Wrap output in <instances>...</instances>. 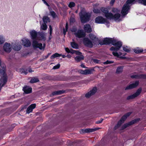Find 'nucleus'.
<instances>
[{"label": "nucleus", "instance_id": "obj_63", "mask_svg": "<svg viewBox=\"0 0 146 146\" xmlns=\"http://www.w3.org/2000/svg\"><path fill=\"white\" fill-rule=\"evenodd\" d=\"M34 71H33L31 68H30L29 70V72H31Z\"/></svg>", "mask_w": 146, "mask_h": 146}, {"label": "nucleus", "instance_id": "obj_50", "mask_svg": "<svg viewBox=\"0 0 146 146\" xmlns=\"http://www.w3.org/2000/svg\"><path fill=\"white\" fill-rule=\"evenodd\" d=\"M51 14L53 18H55L56 16V14L54 11H52L51 12Z\"/></svg>", "mask_w": 146, "mask_h": 146}, {"label": "nucleus", "instance_id": "obj_13", "mask_svg": "<svg viewBox=\"0 0 146 146\" xmlns=\"http://www.w3.org/2000/svg\"><path fill=\"white\" fill-rule=\"evenodd\" d=\"M139 81H136L135 83L130 84L127 86L125 88V90H130L137 87L139 84Z\"/></svg>", "mask_w": 146, "mask_h": 146}, {"label": "nucleus", "instance_id": "obj_24", "mask_svg": "<svg viewBox=\"0 0 146 146\" xmlns=\"http://www.w3.org/2000/svg\"><path fill=\"white\" fill-rule=\"evenodd\" d=\"M84 29L85 32L88 33H90L92 31V29L90 25L89 24H86L84 26Z\"/></svg>", "mask_w": 146, "mask_h": 146}, {"label": "nucleus", "instance_id": "obj_31", "mask_svg": "<svg viewBox=\"0 0 146 146\" xmlns=\"http://www.w3.org/2000/svg\"><path fill=\"white\" fill-rule=\"evenodd\" d=\"M75 60L77 62H79L81 60L84 59V56L82 55V56H77L75 58Z\"/></svg>", "mask_w": 146, "mask_h": 146}, {"label": "nucleus", "instance_id": "obj_17", "mask_svg": "<svg viewBox=\"0 0 146 146\" xmlns=\"http://www.w3.org/2000/svg\"><path fill=\"white\" fill-rule=\"evenodd\" d=\"M132 78H135L137 79H146V74H140L135 75H133L131 76Z\"/></svg>", "mask_w": 146, "mask_h": 146}, {"label": "nucleus", "instance_id": "obj_43", "mask_svg": "<svg viewBox=\"0 0 146 146\" xmlns=\"http://www.w3.org/2000/svg\"><path fill=\"white\" fill-rule=\"evenodd\" d=\"M5 41V39L3 36H0V44L3 43Z\"/></svg>", "mask_w": 146, "mask_h": 146}, {"label": "nucleus", "instance_id": "obj_46", "mask_svg": "<svg viewBox=\"0 0 146 146\" xmlns=\"http://www.w3.org/2000/svg\"><path fill=\"white\" fill-rule=\"evenodd\" d=\"M127 47L126 46V47H123V49L124 51L125 52H129L130 51V50L129 49H128L127 48Z\"/></svg>", "mask_w": 146, "mask_h": 146}, {"label": "nucleus", "instance_id": "obj_34", "mask_svg": "<svg viewBox=\"0 0 146 146\" xmlns=\"http://www.w3.org/2000/svg\"><path fill=\"white\" fill-rule=\"evenodd\" d=\"M137 0H127L126 3L127 4H134L136 2H137ZM139 0H138V1Z\"/></svg>", "mask_w": 146, "mask_h": 146}, {"label": "nucleus", "instance_id": "obj_38", "mask_svg": "<svg viewBox=\"0 0 146 146\" xmlns=\"http://www.w3.org/2000/svg\"><path fill=\"white\" fill-rule=\"evenodd\" d=\"M131 114V112H128L126 114H125L124 115H123L121 117L122 118V119H123L124 120H125L127 118L130 116V115Z\"/></svg>", "mask_w": 146, "mask_h": 146}, {"label": "nucleus", "instance_id": "obj_26", "mask_svg": "<svg viewBox=\"0 0 146 146\" xmlns=\"http://www.w3.org/2000/svg\"><path fill=\"white\" fill-rule=\"evenodd\" d=\"M122 44L117 45L115 46H112L110 48V50L111 51H114L117 52L119 50L120 48L121 47Z\"/></svg>", "mask_w": 146, "mask_h": 146}, {"label": "nucleus", "instance_id": "obj_55", "mask_svg": "<svg viewBox=\"0 0 146 146\" xmlns=\"http://www.w3.org/2000/svg\"><path fill=\"white\" fill-rule=\"evenodd\" d=\"M65 50L68 53H69L70 52V50L68 48H65Z\"/></svg>", "mask_w": 146, "mask_h": 146}, {"label": "nucleus", "instance_id": "obj_40", "mask_svg": "<svg viewBox=\"0 0 146 146\" xmlns=\"http://www.w3.org/2000/svg\"><path fill=\"white\" fill-rule=\"evenodd\" d=\"M41 29L43 30H45L47 28V26L46 24L45 23L42 24V25L41 26Z\"/></svg>", "mask_w": 146, "mask_h": 146}, {"label": "nucleus", "instance_id": "obj_44", "mask_svg": "<svg viewBox=\"0 0 146 146\" xmlns=\"http://www.w3.org/2000/svg\"><path fill=\"white\" fill-rule=\"evenodd\" d=\"M114 62L112 61L107 60L106 61L104 62V64H112Z\"/></svg>", "mask_w": 146, "mask_h": 146}, {"label": "nucleus", "instance_id": "obj_53", "mask_svg": "<svg viewBox=\"0 0 146 146\" xmlns=\"http://www.w3.org/2000/svg\"><path fill=\"white\" fill-rule=\"evenodd\" d=\"M75 54H76V55H80L82 54V53L81 52L77 50H76Z\"/></svg>", "mask_w": 146, "mask_h": 146}, {"label": "nucleus", "instance_id": "obj_33", "mask_svg": "<svg viewBox=\"0 0 146 146\" xmlns=\"http://www.w3.org/2000/svg\"><path fill=\"white\" fill-rule=\"evenodd\" d=\"M123 66H120L118 67L116 69V73L119 74L121 72L123 71Z\"/></svg>", "mask_w": 146, "mask_h": 146}, {"label": "nucleus", "instance_id": "obj_2", "mask_svg": "<svg viewBox=\"0 0 146 146\" xmlns=\"http://www.w3.org/2000/svg\"><path fill=\"white\" fill-rule=\"evenodd\" d=\"M79 15L81 22L82 23H85L89 21L91 16L88 13L85 12H81Z\"/></svg>", "mask_w": 146, "mask_h": 146}, {"label": "nucleus", "instance_id": "obj_35", "mask_svg": "<svg viewBox=\"0 0 146 146\" xmlns=\"http://www.w3.org/2000/svg\"><path fill=\"white\" fill-rule=\"evenodd\" d=\"M62 54H60L57 53H56L51 56L50 57V58L51 59H53L56 57L60 56Z\"/></svg>", "mask_w": 146, "mask_h": 146}, {"label": "nucleus", "instance_id": "obj_58", "mask_svg": "<svg viewBox=\"0 0 146 146\" xmlns=\"http://www.w3.org/2000/svg\"><path fill=\"white\" fill-rule=\"evenodd\" d=\"M76 50H73L72 49H71L70 51V53L72 54H75Z\"/></svg>", "mask_w": 146, "mask_h": 146}, {"label": "nucleus", "instance_id": "obj_19", "mask_svg": "<svg viewBox=\"0 0 146 146\" xmlns=\"http://www.w3.org/2000/svg\"><path fill=\"white\" fill-rule=\"evenodd\" d=\"M30 34L31 36V38L34 40H36L37 37V32L35 30H33L30 32Z\"/></svg>", "mask_w": 146, "mask_h": 146}, {"label": "nucleus", "instance_id": "obj_16", "mask_svg": "<svg viewBox=\"0 0 146 146\" xmlns=\"http://www.w3.org/2000/svg\"><path fill=\"white\" fill-rule=\"evenodd\" d=\"M3 49L5 52L8 53L10 52L12 50L10 44L5 43L3 46Z\"/></svg>", "mask_w": 146, "mask_h": 146}, {"label": "nucleus", "instance_id": "obj_36", "mask_svg": "<svg viewBox=\"0 0 146 146\" xmlns=\"http://www.w3.org/2000/svg\"><path fill=\"white\" fill-rule=\"evenodd\" d=\"M19 71L21 73H24L25 75H26L27 73L28 70L27 69H25L23 68H20Z\"/></svg>", "mask_w": 146, "mask_h": 146}, {"label": "nucleus", "instance_id": "obj_10", "mask_svg": "<svg viewBox=\"0 0 146 146\" xmlns=\"http://www.w3.org/2000/svg\"><path fill=\"white\" fill-rule=\"evenodd\" d=\"M76 36L79 38L84 37L86 36L85 33L82 30H79L77 32L74 33Z\"/></svg>", "mask_w": 146, "mask_h": 146}, {"label": "nucleus", "instance_id": "obj_52", "mask_svg": "<svg viewBox=\"0 0 146 146\" xmlns=\"http://www.w3.org/2000/svg\"><path fill=\"white\" fill-rule=\"evenodd\" d=\"M75 21V19L73 17L71 18L70 19V23H74Z\"/></svg>", "mask_w": 146, "mask_h": 146}, {"label": "nucleus", "instance_id": "obj_37", "mask_svg": "<svg viewBox=\"0 0 146 146\" xmlns=\"http://www.w3.org/2000/svg\"><path fill=\"white\" fill-rule=\"evenodd\" d=\"M39 35L41 40H42L43 41L45 40L46 38L44 34L43 33H40L39 34Z\"/></svg>", "mask_w": 146, "mask_h": 146}, {"label": "nucleus", "instance_id": "obj_30", "mask_svg": "<svg viewBox=\"0 0 146 146\" xmlns=\"http://www.w3.org/2000/svg\"><path fill=\"white\" fill-rule=\"evenodd\" d=\"M21 45L17 44L14 46L13 47V49L15 51H18L21 50Z\"/></svg>", "mask_w": 146, "mask_h": 146}, {"label": "nucleus", "instance_id": "obj_3", "mask_svg": "<svg viewBox=\"0 0 146 146\" xmlns=\"http://www.w3.org/2000/svg\"><path fill=\"white\" fill-rule=\"evenodd\" d=\"M95 22L96 23L99 24L106 23L107 24H109L110 23V22L108 20L102 16H98L96 17L95 19Z\"/></svg>", "mask_w": 146, "mask_h": 146}, {"label": "nucleus", "instance_id": "obj_7", "mask_svg": "<svg viewBox=\"0 0 146 146\" xmlns=\"http://www.w3.org/2000/svg\"><path fill=\"white\" fill-rule=\"evenodd\" d=\"M142 91L141 88H139L137 90L136 92L133 94L128 96L127 98V100H129L135 98L139 96L141 93Z\"/></svg>", "mask_w": 146, "mask_h": 146}, {"label": "nucleus", "instance_id": "obj_39", "mask_svg": "<svg viewBox=\"0 0 146 146\" xmlns=\"http://www.w3.org/2000/svg\"><path fill=\"white\" fill-rule=\"evenodd\" d=\"M43 20L44 23H47L49 21L50 19L48 17L44 16L43 18Z\"/></svg>", "mask_w": 146, "mask_h": 146}, {"label": "nucleus", "instance_id": "obj_64", "mask_svg": "<svg viewBox=\"0 0 146 146\" xmlns=\"http://www.w3.org/2000/svg\"><path fill=\"white\" fill-rule=\"evenodd\" d=\"M45 43L43 44V45L42 46V49L43 50H44V49L45 47Z\"/></svg>", "mask_w": 146, "mask_h": 146}, {"label": "nucleus", "instance_id": "obj_12", "mask_svg": "<svg viewBox=\"0 0 146 146\" xmlns=\"http://www.w3.org/2000/svg\"><path fill=\"white\" fill-rule=\"evenodd\" d=\"M89 37L90 39L93 41V44H97L98 42H99V39L96 37V36L93 34L90 33L89 35Z\"/></svg>", "mask_w": 146, "mask_h": 146}, {"label": "nucleus", "instance_id": "obj_14", "mask_svg": "<svg viewBox=\"0 0 146 146\" xmlns=\"http://www.w3.org/2000/svg\"><path fill=\"white\" fill-rule=\"evenodd\" d=\"M33 46L34 48H38L42 50V44L41 43H38L36 40H34L33 42Z\"/></svg>", "mask_w": 146, "mask_h": 146}, {"label": "nucleus", "instance_id": "obj_22", "mask_svg": "<svg viewBox=\"0 0 146 146\" xmlns=\"http://www.w3.org/2000/svg\"><path fill=\"white\" fill-rule=\"evenodd\" d=\"M23 90L25 94H27L31 93L32 88L31 87H29L28 86H26L23 87Z\"/></svg>", "mask_w": 146, "mask_h": 146}, {"label": "nucleus", "instance_id": "obj_45", "mask_svg": "<svg viewBox=\"0 0 146 146\" xmlns=\"http://www.w3.org/2000/svg\"><path fill=\"white\" fill-rule=\"evenodd\" d=\"M57 91V93L58 94V95H60L62 94H64L65 92V90H58Z\"/></svg>", "mask_w": 146, "mask_h": 146}, {"label": "nucleus", "instance_id": "obj_8", "mask_svg": "<svg viewBox=\"0 0 146 146\" xmlns=\"http://www.w3.org/2000/svg\"><path fill=\"white\" fill-rule=\"evenodd\" d=\"M100 10L104 14L105 16L108 19L110 16L112 15V13L109 12L108 9L107 8L102 7L100 9Z\"/></svg>", "mask_w": 146, "mask_h": 146}, {"label": "nucleus", "instance_id": "obj_48", "mask_svg": "<svg viewBox=\"0 0 146 146\" xmlns=\"http://www.w3.org/2000/svg\"><path fill=\"white\" fill-rule=\"evenodd\" d=\"M94 12L96 13H100V10L98 9H94L93 10Z\"/></svg>", "mask_w": 146, "mask_h": 146}, {"label": "nucleus", "instance_id": "obj_18", "mask_svg": "<svg viewBox=\"0 0 146 146\" xmlns=\"http://www.w3.org/2000/svg\"><path fill=\"white\" fill-rule=\"evenodd\" d=\"M99 129H100V128H95L93 129L87 128L82 129V130L83 133H89L94 132L98 130Z\"/></svg>", "mask_w": 146, "mask_h": 146}, {"label": "nucleus", "instance_id": "obj_51", "mask_svg": "<svg viewBox=\"0 0 146 146\" xmlns=\"http://www.w3.org/2000/svg\"><path fill=\"white\" fill-rule=\"evenodd\" d=\"M103 120L104 119H103L101 118L100 119V120H99V121H96V124H97L100 123H102V122L103 121Z\"/></svg>", "mask_w": 146, "mask_h": 146}, {"label": "nucleus", "instance_id": "obj_9", "mask_svg": "<svg viewBox=\"0 0 146 146\" xmlns=\"http://www.w3.org/2000/svg\"><path fill=\"white\" fill-rule=\"evenodd\" d=\"M94 71V68H92L91 69H86L84 70L81 69L79 70H78V72L83 74L87 75L92 74L93 71Z\"/></svg>", "mask_w": 146, "mask_h": 146}, {"label": "nucleus", "instance_id": "obj_62", "mask_svg": "<svg viewBox=\"0 0 146 146\" xmlns=\"http://www.w3.org/2000/svg\"><path fill=\"white\" fill-rule=\"evenodd\" d=\"M76 31H77V29H76V28H73L72 31V32H76Z\"/></svg>", "mask_w": 146, "mask_h": 146}, {"label": "nucleus", "instance_id": "obj_54", "mask_svg": "<svg viewBox=\"0 0 146 146\" xmlns=\"http://www.w3.org/2000/svg\"><path fill=\"white\" fill-rule=\"evenodd\" d=\"M99 61L100 60L96 59H94L93 60V62L94 63H96V64L99 63Z\"/></svg>", "mask_w": 146, "mask_h": 146}, {"label": "nucleus", "instance_id": "obj_27", "mask_svg": "<svg viewBox=\"0 0 146 146\" xmlns=\"http://www.w3.org/2000/svg\"><path fill=\"white\" fill-rule=\"evenodd\" d=\"M23 43L24 46L27 47H29L31 45V43L29 40L27 39H24V41L23 40Z\"/></svg>", "mask_w": 146, "mask_h": 146}, {"label": "nucleus", "instance_id": "obj_61", "mask_svg": "<svg viewBox=\"0 0 146 146\" xmlns=\"http://www.w3.org/2000/svg\"><path fill=\"white\" fill-rule=\"evenodd\" d=\"M68 24L67 23H66V24L65 29L68 30Z\"/></svg>", "mask_w": 146, "mask_h": 146}, {"label": "nucleus", "instance_id": "obj_11", "mask_svg": "<svg viewBox=\"0 0 146 146\" xmlns=\"http://www.w3.org/2000/svg\"><path fill=\"white\" fill-rule=\"evenodd\" d=\"M111 38H106L102 41L99 40V44L101 45L110 44H111Z\"/></svg>", "mask_w": 146, "mask_h": 146}, {"label": "nucleus", "instance_id": "obj_1", "mask_svg": "<svg viewBox=\"0 0 146 146\" xmlns=\"http://www.w3.org/2000/svg\"><path fill=\"white\" fill-rule=\"evenodd\" d=\"M1 78L0 83L1 84V87H3L7 83V77L5 71V67H0Z\"/></svg>", "mask_w": 146, "mask_h": 146}, {"label": "nucleus", "instance_id": "obj_4", "mask_svg": "<svg viewBox=\"0 0 146 146\" xmlns=\"http://www.w3.org/2000/svg\"><path fill=\"white\" fill-rule=\"evenodd\" d=\"M83 43L86 46L92 48L94 44L92 41L88 38L85 37L83 40Z\"/></svg>", "mask_w": 146, "mask_h": 146}, {"label": "nucleus", "instance_id": "obj_15", "mask_svg": "<svg viewBox=\"0 0 146 146\" xmlns=\"http://www.w3.org/2000/svg\"><path fill=\"white\" fill-rule=\"evenodd\" d=\"M96 87H94L90 92L87 93L85 95V97L87 98H90L91 96L94 95L97 91Z\"/></svg>", "mask_w": 146, "mask_h": 146}, {"label": "nucleus", "instance_id": "obj_29", "mask_svg": "<svg viewBox=\"0 0 146 146\" xmlns=\"http://www.w3.org/2000/svg\"><path fill=\"white\" fill-rule=\"evenodd\" d=\"M70 44L72 47L74 48L77 49L79 48V46L78 44L74 42H71Z\"/></svg>", "mask_w": 146, "mask_h": 146}, {"label": "nucleus", "instance_id": "obj_57", "mask_svg": "<svg viewBox=\"0 0 146 146\" xmlns=\"http://www.w3.org/2000/svg\"><path fill=\"white\" fill-rule=\"evenodd\" d=\"M52 95L53 96L58 95V94L57 93V91H55L52 92Z\"/></svg>", "mask_w": 146, "mask_h": 146}, {"label": "nucleus", "instance_id": "obj_6", "mask_svg": "<svg viewBox=\"0 0 146 146\" xmlns=\"http://www.w3.org/2000/svg\"><path fill=\"white\" fill-rule=\"evenodd\" d=\"M140 118L135 119L128 123H125L122 126V128L124 129L128 127L131 125L139 122L140 120Z\"/></svg>", "mask_w": 146, "mask_h": 146}, {"label": "nucleus", "instance_id": "obj_32", "mask_svg": "<svg viewBox=\"0 0 146 146\" xmlns=\"http://www.w3.org/2000/svg\"><path fill=\"white\" fill-rule=\"evenodd\" d=\"M39 80L37 78L33 77L30 81V83H34L39 82Z\"/></svg>", "mask_w": 146, "mask_h": 146}, {"label": "nucleus", "instance_id": "obj_49", "mask_svg": "<svg viewBox=\"0 0 146 146\" xmlns=\"http://www.w3.org/2000/svg\"><path fill=\"white\" fill-rule=\"evenodd\" d=\"M112 54L115 56H116L118 57H119V55L118 53L117 52H112Z\"/></svg>", "mask_w": 146, "mask_h": 146}, {"label": "nucleus", "instance_id": "obj_23", "mask_svg": "<svg viewBox=\"0 0 146 146\" xmlns=\"http://www.w3.org/2000/svg\"><path fill=\"white\" fill-rule=\"evenodd\" d=\"M111 44L114 46L122 44V42L120 41H117L114 38H111Z\"/></svg>", "mask_w": 146, "mask_h": 146}, {"label": "nucleus", "instance_id": "obj_5", "mask_svg": "<svg viewBox=\"0 0 146 146\" xmlns=\"http://www.w3.org/2000/svg\"><path fill=\"white\" fill-rule=\"evenodd\" d=\"M130 8V6L129 4H125L122 7L121 11V13L122 15L123 16H124L127 14Z\"/></svg>", "mask_w": 146, "mask_h": 146}, {"label": "nucleus", "instance_id": "obj_60", "mask_svg": "<svg viewBox=\"0 0 146 146\" xmlns=\"http://www.w3.org/2000/svg\"><path fill=\"white\" fill-rule=\"evenodd\" d=\"M80 66L82 67L83 68H87V67H86L83 64H81V65Z\"/></svg>", "mask_w": 146, "mask_h": 146}, {"label": "nucleus", "instance_id": "obj_47", "mask_svg": "<svg viewBox=\"0 0 146 146\" xmlns=\"http://www.w3.org/2000/svg\"><path fill=\"white\" fill-rule=\"evenodd\" d=\"M60 67V64H58L54 66L53 67V69H56L59 68Z\"/></svg>", "mask_w": 146, "mask_h": 146}, {"label": "nucleus", "instance_id": "obj_28", "mask_svg": "<svg viewBox=\"0 0 146 146\" xmlns=\"http://www.w3.org/2000/svg\"><path fill=\"white\" fill-rule=\"evenodd\" d=\"M143 50L142 48H140L139 47L134 49V52L136 54L141 53L143 52Z\"/></svg>", "mask_w": 146, "mask_h": 146}, {"label": "nucleus", "instance_id": "obj_41", "mask_svg": "<svg viewBox=\"0 0 146 146\" xmlns=\"http://www.w3.org/2000/svg\"><path fill=\"white\" fill-rule=\"evenodd\" d=\"M138 2L139 3H141L145 6H146V0H139Z\"/></svg>", "mask_w": 146, "mask_h": 146}, {"label": "nucleus", "instance_id": "obj_25", "mask_svg": "<svg viewBox=\"0 0 146 146\" xmlns=\"http://www.w3.org/2000/svg\"><path fill=\"white\" fill-rule=\"evenodd\" d=\"M125 121L123 119H122V118L121 117L120 119L118 122L117 125L114 127V129H116L119 128L121 124L124 122Z\"/></svg>", "mask_w": 146, "mask_h": 146}, {"label": "nucleus", "instance_id": "obj_21", "mask_svg": "<svg viewBox=\"0 0 146 146\" xmlns=\"http://www.w3.org/2000/svg\"><path fill=\"white\" fill-rule=\"evenodd\" d=\"M36 106V104H31L27 108L26 113H29L33 111V110L35 108Z\"/></svg>", "mask_w": 146, "mask_h": 146}, {"label": "nucleus", "instance_id": "obj_59", "mask_svg": "<svg viewBox=\"0 0 146 146\" xmlns=\"http://www.w3.org/2000/svg\"><path fill=\"white\" fill-rule=\"evenodd\" d=\"M68 30H66L64 28L63 29V34L64 35L66 34V32Z\"/></svg>", "mask_w": 146, "mask_h": 146}, {"label": "nucleus", "instance_id": "obj_56", "mask_svg": "<svg viewBox=\"0 0 146 146\" xmlns=\"http://www.w3.org/2000/svg\"><path fill=\"white\" fill-rule=\"evenodd\" d=\"M51 53H48L46 56H45L44 59H46L51 54Z\"/></svg>", "mask_w": 146, "mask_h": 146}, {"label": "nucleus", "instance_id": "obj_20", "mask_svg": "<svg viewBox=\"0 0 146 146\" xmlns=\"http://www.w3.org/2000/svg\"><path fill=\"white\" fill-rule=\"evenodd\" d=\"M121 15L118 13L115 14L114 15L112 13V15L109 17L108 19H113L115 20H118L120 17Z\"/></svg>", "mask_w": 146, "mask_h": 146}, {"label": "nucleus", "instance_id": "obj_42", "mask_svg": "<svg viewBox=\"0 0 146 146\" xmlns=\"http://www.w3.org/2000/svg\"><path fill=\"white\" fill-rule=\"evenodd\" d=\"M75 3L73 2H70L68 5V7L70 8L75 7Z\"/></svg>", "mask_w": 146, "mask_h": 146}]
</instances>
